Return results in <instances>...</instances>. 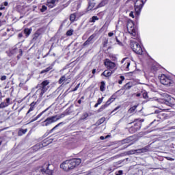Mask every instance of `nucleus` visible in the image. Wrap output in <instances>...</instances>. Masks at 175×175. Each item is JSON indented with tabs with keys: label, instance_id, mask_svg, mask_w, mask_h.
<instances>
[{
	"label": "nucleus",
	"instance_id": "4d7b16f0",
	"mask_svg": "<svg viewBox=\"0 0 175 175\" xmlns=\"http://www.w3.org/2000/svg\"><path fill=\"white\" fill-rule=\"evenodd\" d=\"M5 9V6L3 5H1L0 10H3Z\"/></svg>",
	"mask_w": 175,
	"mask_h": 175
},
{
	"label": "nucleus",
	"instance_id": "aec40b11",
	"mask_svg": "<svg viewBox=\"0 0 175 175\" xmlns=\"http://www.w3.org/2000/svg\"><path fill=\"white\" fill-rule=\"evenodd\" d=\"M35 105H36V103L35 102H33L30 104V108L27 112L26 116H28V114H29L31 111H33V110H35Z\"/></svg>",
	"mask_w": 175,
	"mask_h": 175
},
{
	"label": "nucleus",
	"instance_id": "e2e57ef3",
	"mask_svg": "<svg viewBox=\"0 0 175 175\" xmlns=\"http://www.w3.org/2000/svg\"><path fill=\"white\" fill-rule=\"evenodd\" d=\"M98 106H99V104H98V103H97L95 104L94 107H98Z\"/></svg>",
	"mask_w": 175,
	"mask_h": 175
},
{
	"label": "nucleus",
	"instance_id": "bf43d9fd",
	"mask_svg": "<svg viewBox=\"0 0 175 175\" xmlns=\"http://www.w3.org/2000/svg\"><path fill=\"white\" fill-rule=\"evenodd\" d=\"M136 96H137V97L139 98V96H142V94L137 93V94H136Z\"/></svg>",
	"mask_w": 175,
	"mask_h": 175
},
{
	"label": "nucleus",
	"instance_id": "473e14b6",
	"mask_svg": "<svg viewBox=\"0 0 175 175\" xmlns=\"http://www.w3.org/2000/svg\"><path fill=\"white\" fill-rule=\"evenodd\" d=\"M129 66H131V62H127L124 64V67L126 68V70H129Z\"/></svg>",
	"mask_w": 175,
	"mask_h": 175
},
{
	"label": "nucleus",
	"instance_id": "a19ab883",
	"mask_svg": "<svg viewBox=\"0 0 175 175\" xmlns=\"http://www.w3.org/2000/svg\"><path fill=\"white\" fill-rule=\"evenodd\" d=\"M121 105H118V107H116L111 112V114H113V113H114V111H117V110H118V109H120Z\"/></svg>",
	"mask_w": 175,
	"mask_h": 175
},
{
	"label": "nucleus",
	"instance_id": "a878e982",
	"mask_svg": "<svg viewBox=\"0 0 175 175\" xmlns=\"http://www.w3.org/2000/svg\"><path fill=\"white\" fill-rule=\"evenodd\" d=\"M88 113H87V112H84L83 114H82V116H81V118H80V120L81 121H83V120H87V118L88 117Z\"/></svg>",
	"mask_w": 175,
	"mask_h": 175
},
{
	"label": "nucleus",
	"instance_id": "69168bd1",
	"mask_svg": "<svg viewBox=\"0 0 175 175\" xmlns=\"http://www.w3.org/2000/svg\"><path fill=\"white\" fill-rule=\"evenodd\" d=\"M2 144V138L0 137V146Z\"/></svg>",
	"mask_w": 175,
	"mask_h": 175
},
{
	"label": "nucleus",
	"instance_id": "412c9836",
	"mask_svg": "<svg viewBox=\"0 0 175 175\" xmlns=\"http://www.w3.org/2000/svg\"><path fill=\"white\" fill-rule=\"evenodd\" d=\"M95 5H96L95 3V2H94V1H89L88 7V10H92V9H94V8H95Z\"/></svg>",
	"mask_w": 175,
	"mask_h": 175
},
{
	"label": "nucleus",
	"instance_id": "5fc2aeb1",
	"mask_svg": "<svg viewBox=\"0 0 175 175\" xmlns=\"http://www.w3.org/2000/svg\"><path fill=\"white\" fill-rule=\"evenodd\" d=\"M37 120H38V118H36H36H33V119L30 121V123H31V122H34V121H36Z\"/></svg>",
	"mask_w": 175,
	"mask_h": 175
},
{
	"label": "nucleus",
	"instance_id": "5701e85b",
	"mask_svg": "<svg viewBox=\"0 0 175 175\" xmlns=\"http://www.w3.org/2000/svg\"><path fill=\"white\" fill-rule=\"evenodd\" d=\"M124 87L125 90H131V87H133V84L132 82H129L126 83Z\"/></svg>",
	"mask_w": 175,
	"mask_h": 175
},
{
	"label": "nucleus",
	"instance_id": "0e129e2a",
	"mask_svg": "<svg viewBox=\"0 0 175 175\" xmlns=\"http://www.w3.org/2000/svg\"><path fill=\"white\" fill-rule=\"evenodd\" d=\"M78 103H79V105H81V99H79V100H78Z\"/></svg>",
	"mask_w": 175,
	"mask_h": 175
},
{
	"label": "nucleus",
	"instance_id": "ea45409f",
	"mask_svg": "<svg viewBox=\"0 0 175 175\" xmlns=\"http://www.w3.org/2000/svg\"><path fill=\"white\" fill-rule=\"evenodd\" d=\"M103 98H104V97H102V98H100L98 99V100H97L98 105H100L102 103V102H103Z\"/></svg>",
	"mask_w": 175,
	"mask_h": 175
},
{
	"label": "nucleus",
	"instance_id": "338daca9",
	"mask_svg": "<svg viewBox=\"0 0 175 175\" xmlns=\"http://www.w3.org/2000/svg\"><path fill=\"white\" fill-rule=\"evenodd\" d=\"M155 121H156V120H154L153 122H152L150 123V125H152V124L154 123Z\"/></svg>",
	"mask_w": 175,
	"mask_h": 175
},
{
	"label": "nucleus",
	"instance_id": "f704fd0d",
	"mask_svg": "<svg viewBox=\"0 0 175 175\" xmlns=\"http://www.w3.org/2000/svg\"><path fill=\"white\" fill-rule=\"evenodd\" d=\"M46 10H47V6L42 5V8L40 9L41 13H44V12H46Z\"/></svg>",
	"mask_w": 175,
	"mask_h": 175
},
{
	"label": "nucleus",
	"instance_id": "7c9ffc66",
	"mask_svg": "<svg viewBox=\"0 0 175 175\" xmlns=\"http://www.w3.org/2000/svg\"><path fill=\"white\" fill-rule=\"evenodd\" d=\"M66 80V77L65 75H63L61 77V78L59 79V84H62Z\"/></svg>",
	"mask_w": 175,
	"mask_h": 175
},
{
	"label": "nucleus",
	"instance_id": "8fccbe9b",
	"mask_svg": "<svg viewBox=\"0 0 175 175\" xmlns=\"http://www.w3.org/2000/svg\"><path fill=\"white\" fill-rule=\"evenodd\" d=\"M130 17H132V18H135V15L133 14V12H131L129 14Z\"/></svg>",
	"mask_w": 175,
	"mask_h": 175
},
{
	"label": "nucleus",
	"instance_id": "680f3d73",
	"mask_svg": "<svg viewBox=\"0 0 175 175\" xmlns=\"http://www.w3.org/2000/svg\"><path fill=\"white\" fill-rule=\"evenodd\" d=\"M100 140H105V137L103 136L100 137Z\"/></svg>",
	"mask_w": 175,
	"mask_h": 175
},
{
	"label": "nucleus",
	"instance_id": "6ab92c4d",
	"mask_svg": "<svg viewBox=\"0 0 175 175\" xmlns=\"http://www.w3.org/2000/svg\"><path fill=\"white\" fill-rule=\"evenodd\" d=\"M113 72L109 70H105L102 74L101 76H105V77H110L113 75Z\"/></svg>",
	"mask_w": 175,
	"mask_h": 175
},
{
	"label": "nucleus",
	"instance_id": "f8f14e48",
	"mask_svg": "<svg viewBox=\"0 0 175 175\" xmlns=\"http://www.w3.org/2000/svg\"><path fill=\"white\" fill-rule=\"evenodd\" d=\"M105 65L107 66V69H114L116 68V63L112 62L110 60L105 62Z\"/></svg>",
	"mask_w": 175,
	"mask_h": 175
},
{
	"label": "nucleus",
	"instance_id": "4be33fe9",
	"mask_svg": "<svg viewBox=\"0 0 175 175\" xmlns=\"http://www.w3.org/2000/svg\"><path fill=\"white\" fill-rule=\"evenodd\" d=\"M61 125H65V122H59V124H57L56 126H55L50 131V133H53V132H54V131H55V129H57L58 126H61Z\"/></svg>",
	"mask_w": 175,
	"mask_h": 175
},
{
	"label": "nucleus",
	"instance_id": "72a5a7b5",
	"mask_svg": "<svg viewBox=\"0 0 175 175\" xmlns=\"http://www.w3.org/2000/svg\"><path fill=\"white\" fill-rule=\"evenodd\" d=\"M70 21H72V23H73V21H75V20H76V14H72L70 16Z\"/></svg>",
	"mask_w": 175,
	"mask_h": 175
},
{
	"label": "nucleus",
	"instance_id": "0eeeda50",
	"mask_svg": "<svg viewBox=\"0 0 175 175\" xmlns=\"http://www.w3.org/2000/svg\"><path fill=\"white\" fill-rule=\"evenodd\" d=\"M147 2V0H136L134 4L135 14L139 16L140 14V12H142V9H143V6H144V3Z\"/></svg>",
	"mask_w": 175,
	"mask_h": 175
},
{
	"label": "nucleus",
	"instance_id": "49530a36",
	"mask_svg": "<svg viewBox=\"0 0 175 175\" xmlns=\"http://www.w3.org/2000/svg\"><path fill=\"white\" fill-rule=\"evenodd\" d=\"M6 79H8V77H6V75H4L0 78V80H1V81H3L6 80Z\"/></svg>",
	"mask_w": 175,
	"mask_h": 175
},
{
	"label": "nucleus",
	"instance_id": "20e7f679",
	"mask_svg": "<svg viewBox=\"0 0 175 175\" xmlns=\"http://www.w3.org/2000/svg\"><path fill=\"white\" fill-rule=\"evenodd\" d=\"M64 116H65L64 114H61L59 116L55 115L53 116H51L47 118L43 122L44 124H45V126H49V125L54 122H57V121L61 120V118H63V117Z\"/></svg>",
	"mask_w": 175,
	"mask_h": 175
},
{
	"label": "nucleus",
	"instance_id": "2f4dec72",
	"mask_svg": "<svg viewBox=\"0 0 175 175\" xmlns=\"http://www.w3.org/2000/svg\"><path fill=\"white\" fill-rule=\"evenodd\" d=\"M137 108V105H134V106L131 107L129 109V113H133L136 110Z\"/></svg>",
	"mask_w": 175,
	"mask_h": 175
},
{
	"label": "nucleus",
	"instance_id": "4c0bfd02",
	"mask_svg": "<svg viewBox=\"0 0 175 175\" xmlns=\"http://www.w3.org/2000/svg\"><path fill=\"white\" fill-rule=\"evenodd\" d=\"M120 78L121 80L118 81V84H122V81H124L125 80V77L120 76Z\"/></svg>",
	"mask_w": 175,
	"mask_h": 175
},
{
	"label": "nucleus",
	"instance_id": "1a4fd4ad",
	"mask_svg": "<svg viewBox=\"0 0 175 175\" xmlns=\"http://www.w3.org/2000/svg\"><path fill=\"white\" fill-rule=\"evenodd\" d=\"M160 82L163 85H172V84H173V80H172L170 77H167L164 74L161 75Z\"/></svg>",
	"mask_w": 175,
	"mask_h": 175
},
{
	"label": "nucleus",
	"instance_id": "423d86ee",
	"mask_svg": "<svg viewBox=\"0 0 175 175\" xmlns=\"http://www.w3.org/2000/svg\"><path fill=\"white\" fill-rule=\"evenodd\" d=\"M130 46L133 51H134V53H135L136 54H143V49H142V46H140V44H139L137 42L133 40H131Z\"/></svg>",
	"mask_w": 175,
	"mask_h": 175
},
{
	"label": "nucleus",
	"instance_id": "a211bd4d",
	"mask_svg": "<svg viewBox=\"0 0 175 175\" xmlns=\"http://www.w3.org/2000/svg\"><path fill=\"white\" fill-rule=\"evenodd\" d=\"M46 6L50 9H53L55 6V0H47Z\"/></svg>",
	"mask_w": 175,
	"mask_h": 175
},
{
	"label": "nucleus",
	"instance_id": "de8ad7c7",
	"mask_svg": "<svg viewBox=\"0 0 175 175\" xmlns=\"http://www.w3.org/2000/svg\"><path fill=\"white\" fill-rule=\"evenodd\" d=\"M116 40L118 43V44H119V46H121L122 44V42H121L120 41L118 40V38L117 37H116Z\"/></svg>",
	"mask_w": 175,
	"mask_h": 175
},
{
	"label": "nucleus",
	"instance_id": "b1692460",
	"mask_svg": "<svg viewBox=\"0 0 175 175\" xmlns=\"http://www.w3.org/2000/svg\"><path fill=\"white\" fill-rule=\"evenodd\" d=\"M27 132H28V129H21L18 133V136H23V135H25V133H27Z\"/></svg>",
	"mask_w": 175,
	"mask_h": 175
},
{
	"label": "nucleus",
	"instance_id": "09e8293b",
	"mask_svg": "<svg viewBox=\"0 0 175 175\" xmlns=\"http://www.w3.org/2000/svg\"><path fill=\"white\" fill-rule=\"evenodd\" d=\"M80 87V83H79L74 89L72 91H77Z\"/></svg>",
	"mask_w": 175,
	"mask_h": 175
},
{
	"label": "nucleus",
	"instance_id": "dca6fc26",
	"mask_svg": "<svg viewBox=\"0 0 175 175\" xmlns=\"http://www.w3.org/2000/svg\"><path fill=\"white\" fill-rule=\"evenodd\" d=\"M54 65H55V62L52 63L49 67L45 68L44 70H42L40 72L41 75H43V73H47L48 72H50V70H51V69L54 68Z\"/></svg>",
	"mask_w": 175,
	"mask_h": 175
},
{
	"label": "nucleus",
	"instance_id": "ddd939ff",
	"mask_svg": "<svg viewBox=\"0 0 175 175\" xmlns=\"http://www.w3.org/2000/svg\"><path fill=\"white\" fill-rule=\"evenodd\" d=\"M19 52V55H18V59H19V58L21 57V55H23V49H17V47H14L12 51H11V53L12 54H17V52Z\"/></svg>",
	"mask_w": 175,
	"mask_h": 175
},
{
	"label": "nucleus",
	"instance_id": "f03ea898",
	"mask_svg": "<svg viewBox=\"0 0 175 175\" xmlns=\"http://www.w3.org/2000/svg\"><path fill=\"white\" fill-rule=\"evenodd\" d=\"M50 81L44 80L41 83L37 85L36 88H38L36 91V94H39L40 98H43L45 92H47L49 88H50Z\"/></svg>",
	"mask_w": 175,
	"mask_h": 175
},
{
	"label": "nucleus",
	"instance_id": "e433bc0d",
	"mask_svg": "<svg viewBox=\"0 0 175 175\" xmlns=\"http://www.w3.org/2000/svg\"><path fill=\"white\" fill-rule=\"evenodd\" d=\"M67 36H72L73 35V30L70 29L66 32Z\"/></svg>",
	"mask_w": 175,
	"mask_h": 175
},
{
	"label": "nucleus",
	"instance_id": "37998d69",
	"mask_svg": "<svg viewBox=\"0 0 175 175\" xmlns=\"http://www.w3.org/2000/svg\"><path fill=\"white\" fill-rule=\"evenodd\" d=\"M116 175H123L124 174V171L122 170H119L117 172H116Z\"/></svg>",
	"mask_w": 175,
	"mask_h": 175
},
{
	"label": "nucleus",
	"instance_id": "f257e3e1",
	"mask_svg": "<svg viewBox=\"0 0 175 175\" xmlns=\"http://www.w3.org/2000/svg\"><path fill=\"white\" fill-rule=\"evenodd\" d=\"M81 163V159H72L70 160H66L60 165L61 169L65 170V172H69L75 169L77 166H79Z\"/></svg>",
	"mask_w": 175,
	"mask_h": 175
},
{
	"label": "nucleus",
	"instance_id": "6e6d98bb",
	"mask_svg": "<svg viewBox=\"0 0 175 175\" xmlns=\"http://www.w3.org/2000/svg\"><path fill=\"white\" fill-rule=\"evenodd\" d=\"M92 75H95L96 73V69L94 68L92 71Z\"/></svg>",
	"mask_w": 175,
	"mask_h": 175
},
{
	"label": "nucleus",
	"instance_id": "603ef678",
	"mask_svg": "<svg viewBox=\"0 0 175 175\" xmlns=\"http://www.w3.org/2000/svg\"><path fill=\"white\" fill-rule=\"evenodd\" d=\"M126 59H128L127 57L123 58L122 60L121 61V64H124V62H125V61H126Z\"/></svg>",
	"mask_w": 175,
	"mask_h": 175
},
{
	"label": "nucleus",
	"instance_id": "9d476101",
	"mask_svg": "<svg viewBox=\"0 0 175 175\" xmlns=\"http://www.w3.org/2000/svg\"><path fill=\"white\" fill-rule=\"evenodd\" d=\"M116 98V95L113 94L109 99L106 102V103L103 105H102L100 109H98L99 111H103V110H105V109H106V107H107L108 106H110V105H111V103H113V102H114L115 99Z\"/></svg>",
	"mask_w": 175,
	"mask_h": 175
},
{
	"label": "nucleus",
	"instance_id": "79ce46f5",
	"mask_svg": "<svg viewBox=\"0 0 175 175\" xmlns=\"http://www.w3.org/2000/svg\"><path fill=\"white\" fill-rule=\"evenodd\" d=\"M39 38V33H36L34 34V37L33 38V40H36Z\"/></svg>",
	"mask_w": 175,
	"mask_h": 175
},
{
	"label": "nucleus",
	"instance_id": "6e6552de",
	"mask_svg": "<svg viewBox=\"0 0 175 175\" xmlns=\"http://www.w3.org/2000/svg\"><path fill=\"white\" fill-rule=\"evenodd\" d=\"M51 139H49V138H46L43 140V142L37 144L36 146L33 147V150L34 151H38V150H40V148H43V147H46V146H49L51 143Z\"/></svg>",
	"mask_w": 175,
	"mask_h": 175
},
{
	"label": "nucleus",
	"instance_id": "864d4df0",
	"mask_svg": "<svg viewBox=\"0 0 175 175\" xmlns=\"http://www.w3.org/2000/svg\"><path fill=\"white\" fill-rule=\"evenodd\" d=\"M166 159H167V161H174V159L171 157H166Z\"/></svg>",
	"mask_w": 175,
	"mask_h": 175
},
{
	"label": "nucleus",
	"instance_id": "39448f33",
	"mask_svg": "<svg viewBox=\"0 0 175 175\" xmlns=\"http://www.w3.org/2000/svg\"><path fill=\"white\" fill-rule=\"evenodd\" d=\"M137 119L134 120V125L129 129V132L130 133H136L137 131H140V128H142V122H144V120L142 119L139 122H137Z\"/></svg>",
	"mask_w": 175,
	"mask_h": 175
},
{
	"label": "nucleus",
	"instance_id": "052dcab7",
	"mask_svg": "<svg viewBox=\"0 0 175 175\" xmlns=\"http://www.w3.org/2000/svg\"><path fill=\"white\" fill-rule=\"evenodd\" d=\"M18 38H23V33H19V34H18Z\"/></svg>",
	"mask_w": 175,
	"mask_h": 175
},
{
	"label": "nucleus",
	"instance_id": "c85d7f7f",
	"mask_svg": "<svg viewBox=\"0 0 175 175\" xmlns=\"http://www.w3.org/2000/svg\"><path fill=\"white\" fill-rule=\"evenodd\" d=\"M31 31H32V29H25L24 33H25L26 36L28 37V36H29V35H31Z\"/></svg>",
	"mask_w": 175,
	"mask_h": 175
},
{
	"label": "nucleus",
	"instance_id": "c756f323",
	"mask_svg": "<svg viewBox=\"0 0 175 175\" xmlns=\"http://www.w3.org/2000/svg\"><path fill=\"white\" fill-rule=\"evenodd\" d=\"M99 20V18L96 16H93L92 18L90 20V23H95L96 21H98Z\"/></svg>",
	"mask_w": 175,
	"mask_h": 175
},
{
	"label": "nucleus",
	"instance_id": "3c124183",
	"mask_svg": "<svg viewBox=\"0 0 175 175\" xmlns=\"http://www.w3.org/2000/svg\"><path fill=\"white\" fill-rule=\"evenodd\" d=\"M114 35L113 32H109L108 33V36H109V38H111V36H113Z\"/></svg>",
	"mask_w": 175,
	"mask_h": 175
},
{
	"label": "nucleus",
	"instance_id": "2eb2a0df",
	"mask_svg": "<svg viewBox=\"0 0 175 175\" xmlns=\"http://www.w3.org/2000/svg\"><path fill=\"white\" fill-rule=\"evenodd\" d=\"M95 38V35L93 34L90 36L88 40L83 43V46H88L91 44V43H93L92 40H94V38Z\"/></svg>",
	"mask_w": 175,
	"mask_h": 175
},
{
	"label": "nucleus",
	"instance_id": "774afa93",
	"mask_svg": "<svg viewBox=\"0 0 175 175\" xmlns=\"http://www.w3.org/2000/svg\"><path fill=\"white\" fill-rule=\"evenodd\" d=\"M81 99H84V96H82V97L81 98Z\"/></svg>",
	"mask_w": 175,
	"mask_h": 175
},
{
	"label": "nucleus",
	"instance_id": "9b49d317",
	"mask_svg": "<svg viewBox=\"0 0 175 175\" xmlns=\"http://www.w3.org/2000/svg\"><path fill=\"white\" fill-rule=\"evenodd\" d=\"M165 103L167 105V106H174L175 98L172 97L171 96H168L167 99L165 100Z\"/></svg>",
	"mask_w": 175,
	"mask_h": 175
},
{
	"label": "nucleus",
	"instance_id": "c9c22d12",
	"mask_svg": "<svg viewBox=\"0 0 175 175\" xmlns=\"http://www.w3.org/2000/svg\"><path fill=\"white\" fill-rule=\"evenodd\" d=\"M142 96L144 99H148V94L147 93V92H144L142 94Z\"/></svg>",
	"mask_w": 175,
	"mask_h": 175
},
{
	"label": "nucleus",
	"instance_id": "a18cd8bd",
	"mask_svg": "<svg viewBox=\"0 0 175 175\" xmlns=\"http://www.w3.org/2000/svg\"><path fill=\"white\" fill-rule=\"evenodd\" d=\"M105 118H101L100 120H99V123L100 124H103L105 122Z\"/></svg>",
	"mask_w": 175,
	"mask_h": 175
},
{
	"label": "nucleus",
	"instance_id": "393cba45",
	"mask_svg": "<svg viewBox=\"0 0 175 175\" xmlns=\"http://www.w3.org/2000/svg\"><path fill=\"white\" fill-rule=\"evenodd\" d=\"M142 152H147V149L146 148H143L142 149L135 150V153L142 154Z\"/></svg>",
	"mask_w": 175,
	"mask_h": 175
},
{
	"label": "nucleus",
	"instance_id": "cd10ccee",
	"mask_svg": "<svg viewBox=\"0 0 175 175\" xmlns=\"http://www.w3.org/2000/svg\"><path fill=\"white\" fill-rule=\"evenodd\" d=\"M50 109V107L46 108L45 110H44L43 111H42L40 113H39L36 118H37V120H38V118H40V117H42V116H43V114H44V113H46V111H47V110H49Z\"/></svg>",
	"mask_w": 175,
	"mask_h": 175
},
{
	"label": "nucleus",
	"instance_id": "c03bdc74",
	"mask_svg": "<svg viewBox=\"0 0 175 175\" xmlns=\"http://www.w3.org/2000/svg\"><path fill=\"white\" fill-rule=\"evenodd\" d=\"M6 24V21H0V27H2V25H5Z\"/></svg>",
	"mask_w": 175,
	"mask_h": 175
},
{
	"label": "nucleus",
	"instance_id": "f3484780",
	"mask_svg": "<svg viewBox=\"0 0 175 175\" xmlns=\"http://www.w3.org/2000/svg\"><path fill=\"white\" fill-rule=\"evenodd\" d=\"M108 2V0H102L101 2L97 5V7L94 8V10H96V9H99V8H103V6H106Z\"/></svg>",
	"mask_w": 175,
	"mask_h": 175
},
{
	"label": "nucleus",
	"instance_id": "4468645a",
	"mask_svg": "<svg viewBox=\"0 0 175 175\" xmlns=\"http://www.w3.org/2000/svg\"><path fill=\"white\" fill-rule=\"evenodd\" d=\"M6 102H2L0 103V109H5L10 105V98H8L5 99Z\"/></svg>",
	"mask_w": 175,
	"mask_h": 175
},
{
	"label": "nucleus",
	"instance_id": "58836bf2",
	"mask_svg": "<svg viewBox=\"0 0 175 175\" xmlns=\"http://www.w3.org/2000/svg\"><path fill=\"white\" fill-rule=\"evenodd\" d=\"M129 155H133V154H136V150H131L128 152Z\"/></svg>",
	"mask_w": 175,
	"mask_h": 175
},
{
	"label": "nucleus",
	"instance_id": "bb28decb",
	"mask_svg": "<svg viewBox=\"0 0 175 175\" xmlns=\"http://www.w3.org/2000/svg\"><path fill=\"white\" fill-rule=\"evenodd\" d=\"M106 87V83H105V81H101L100 86V91L103 92L105 91Z\"/></svg>",
	"mask_w": 175,
	"mask_h": 175
},
{
	"label": "nucleus",
	"instance_id": "7ed1b4c3",
	"mask_svg": "<svg viewBox=\"0 0 175 175\" xmlns=\"http://www.w3.org/2000/svg\"><path fill=\"white\" fill-rule=\"evenodd\" d=\"M127 31L129 34H131L132 39H135L137 42H140V36H139V33H137V29L135 28V24L132 22H128Z\"/></svg>",
	"mask_w": 175,
	"mask_h": 175
},
{
	"label": "nucleus",
	"instance_id": "13d9d810",
	"mask_svg": "<svg viewBox=\"0 0 175 175\" xmlns=\"http://www.w3.org/2000/svg\"><path fill=\"white\" fill-rule=\"evenodd\" d=\"M8 5H9V3H8V1H5L4 6H8Z\"/></svg>",
	"mask_w": 175,
	"mask_h": 175
}]
</instances>
